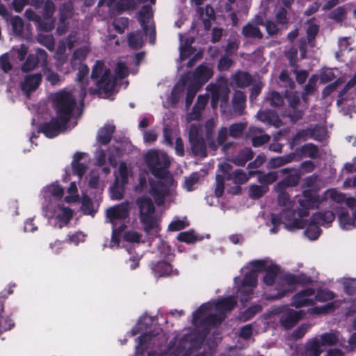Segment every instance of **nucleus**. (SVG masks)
<instances>
[{
	"instance_id": "nucleus-20",
	"label": "nucleus",
	"mask_w": 356,
	"mask_h": 356,
	"mask_svg": "<svg viewBox=\"0 0 356 356\" xmlns=\"http://www.w3.org/2000/svg\"><path fill=\"white\" fill-rule=\"evenodd\" d=\"M152 17V9L149 6L143 7L140 11V21L143 29L146 35L149 36V42L153 44L155 39V29L150 20Z\"/></svg>"
},
{
	"instance_id": "nucleus-38",
	"label": "nucleus",
	"mask_w": 356,
	"mask_h": 356,
	"mask_svg": "<svg viewBox=\"0 0 356 356\" xmlns=\"http://www.w3.org/2000/svg\"><path fill=\"white\" fill-rule=\"evenodd\" d=\"M81 204V209L85 214L92 216L96 212L97 205L92 202L84 193H83Z\"/></svg>"
},
{
	"instance_id": "nucleus-15",
	"label": "nucleus",
	"mask_w": 356,
	"mask_h": 356,
	"mask_svg": "<svg viewBox=\"0 0 356 356\" xmlns=\"http://www.w3.org/2000/svg\"><path fill=\"white\" fill-rule=\"evenodd\" d=\"M161 245V257H163L165 260L159 261L152 265V270L156 277L170 275L173 273L172 267L170 264L172 258L170 248L165 243H162Z\"/></svg>"
},
{
	"instance_id": "nucleus-45",
	"label": "nucleus",
	"mask_w": 356,
	"mask_h": 356,
	"mask_svg": "<svg viewBox=\"0 0 356 356\" xmlns=\"http://www.w3.org/2000/svg\"><path fill=\"white\" fill-rule=\"evenodd\" d=\"M243 33L246 37H254L261 38L262 35L259 29L255 25L248 24L243 29Z\"/></svg>"
},
{
	"instance_id": "nucleus-43",
	"label": "nucleus",
	"mask_w": 356,
	"mask_h": 356,
	"mask_svg": "<svg viewBox=\"0 0 356 356\" xmlns=\"http://www.w3.org/2000/svg\"><path fill=\"white\" fill-rule=\"evenodd\" d=\"M193 42V41H186L185 43H184L183 38L180 37V55H179V59L181 60H184L186 58H187L191 54H192V49L190 46V44Z\"/></svg>"
},
{
	"instance_id": "nucleus-50",
	"label": "nucleus",
	"mask_w": 356,
	"mask_h": 356,
	"mask_svg": "<svg viewBox=\"0 0 356 356\" xmlns=\"http://www.w3.org/2000/svg\"><path fill=\"white\" fill-rule=\"evenodd\" d=\"M177 239L180 241L191 243L195 242L197 238L193 232H184L178 234Z\"/></svg>"
},
{
	"instance_id": "nucleus-55",
	"label": "nucleus",
	"mask_w": 356,
	"mask_h": 356,
	"mask_svg": "<svg viewBox=\"0 0 356 356\" xmlns=\"http://www.w3.org/2000/svg\"><path fill=\"white\" fill-rule=\"evenodd\" d=\"M242 154V159L238 158L234 160V163L238 165H245V163L252 157V152L250 149H245Z\"/></svg>"
},
{
	"instance_id": "nucleus-17",
	"label": "nucleus",
	"mask_w": 356,
	"mask_h": 356,
	"mask_svg": "<svg viewBox=\"0 0 356 356\" xmlns=\"http://www.w3.org/2000/svg\"><path fill=\"white\" fill-rule=\"evenodd\" d=\"M44 198V204L59 203L64 195V188L57 182H53L45 186L41 191Z\"/></svg>"
},
{
	"instance_id": "nucleus-35",
	"label": "nucleus",
	"mask_w": 356,
	"mask_h": 356,
	"mask_svg": "<svg viewBox=\"0 0 356 356\" xmlns=\"http://www.w3.org/2000/svg\"><path fill=\"white\" fill-rule=\"evenodd\" d=\"M80 200L78 193L77 186L74 181L71 182L70 186L67 189V194L64 197V200L67 203L77 202Z\"/></svg>"
},
{
	"instance_id": "nucleus-54",
	"label": "nucleus",
	"mask_w": 356,
	"mask_h": 356,
	"mask_svg": "<svg viewBox=\"0 0 356 356\" xmlns=\"http://www.w3.org/2000/svg\"><path fill=\"white\" fill-rule=\"evenodd\" d=\"M56 59L58 62V65L60 66L63 64V62L65 59V45L64 43L60 44L57 49V51L55 56Z\"/></svg>"
},
{
	"instance_id": "nucleus-27",
	"label": "nucleus",
	"mask_w": 356,
	"mask_h": 356,
	"mask_svg": "<svg viewBox=\"0 0 356 356\" xmlns=\"http://www.w3.org/2000/svg\"><path fill=\"white\" fill-rule=\"evenodd\" d=\"M312 217L313 222L316 221V223L325 227H328L335 219V215L331 211L316 213Z\"/></svg>"
},
{
	"instance_id": "nucleus-63",
	"label": "nucleus",
	"mask_w": 356,
	"mask_h": 356,
	"mask_svg": "<svg viewBox=\"0 0 356 356\" xmlns=\"http://www.w3.org/2000/svg\"><path fill=\"white\" fill-rule=\"evenodd\" d=\"M243 129V124H234L229 127V135L233 137L238 136L242 133Z\"/></svg>"
},
{
	"instance_id": "nucleus-30",
	"label": "nucleus",
	"mask_w": 356,
	"mask_h": 356,
	"mask_svg": "<svg viewBox=\"0 0 356 356\" xmlns=\"http://www.w3.org/2000/svg\"><path fill=\"white\" fill-rule=\"evenodd\" d=\"M114 126L111 124H106L99 129L97 136V142L102 145L107 144L114 131Z\"/></svg>"
},
{
	"instance_id": "nucleus-5",
	"label": "nucleus",
	"mask_w": 356,
	"mask_h": 356,
	"mask_svg": "<svg viewBox=\"0 0 356 356\" xmlns=\"http://www.w3.org/2000/svg\"><path fill=\"white\" fill-rule=\"evenodd\" d=\"M235 304L232 297L204 304L193 314V323L196 326L219 323L225 318V314L231 311Z\"/></svg>"
},
{
	"instance_id": "nucleus-37",
	"label": "nucleus",
	"mask_w": 356,
	"mask_h": 356,
	"mask_svg": "<svg viewBox=\"0 0 356 356\" xmlns=\"http://www.w3.org/2000/svg\"><path fill=\"white\" fill-rule=\"evenodd\" d=\"M3 305L0 300V334L10 330L14 325L13 321L9 317L3 316Z\"/></svg>"
},
{
	"instance_id": "nucleus-42",
	"label": "nucleus",
	"mask_w": 356,
	"mask_h": 356,
	"mask_svg": "<svg viewBox=\"0 0 356 356\" xmlns=\"http://www.w3.org/2000/svg\"><path fill=\"white\" fill-rule=\"evenodd\" d=\"M199 180V175L197 172H193L188 177L185 178L183 187L187 191H192L195 189L197 183Z\"/></svg>"
},
{
	"instance_id": "nucleus-39",
	"label": "nucleus",
	"mask_w": 356,
	"mask_h": 356,
	"mask_svg": "<svg viewBox=\"0 0 356 356\" xmlns=\"http://www.w3.org/2000/svg\"><path fill=\"white\" fill-rule=\"evenodd\" d=\"M189 225L186 218L175 217L168 225V230L172 232L179 231Z\"/></svg>"
},
{
	"instance_id": "nucleus-34",
	"label": "nucleus",
	"mask_w": 356,
	"mask_h": 356,
	"mask_svg": "<svg viewBox=\"0 0 356 356\" xmlns=\"http://www.w3.org/2000/svg\"><path fill=\"white\" fill-rule=\"evenodd\" d=\"M319 225H320L318 223H316V221L313 222V217H312L311 221L305 231V236L309 240L317 239L321 234Z\"/></svg>"
},
{
	"instance_id": "nucleus-61",
	"label": "nucleus",
	"mask_w": 356,
	"mask_h": 356,
	"mask_svg": "<svg viewBox=\"0 0 356 356\" xmlns=\"http://www.w3.org/2000/svg\"><path fill=\"white\" fill-rule=\"evenodd\" d=\"M250 76L245 72L239 73L236 75V81L240 86H245L250 82Z\"/></svg>"
},
{
	"instance_id": "nucleus-16",
	"label": "nucleus",
	"mask_w": 356,
	"mask_h": 356,
	"mask_svg": "<svg viewBox=\"0 0 356 356\" xmlns=\"http://www.w3.org/2000/svg\"><path fill=\"white\" fill-rule=\"evenodd\" d=\"M195 342L192 341V335L186 336L177 344V339L171 341L168 347V356H186L188 350L195 347ZM147 356H155L154 353H149Z\"/></svg>"
},
{
	"instance_id": "nucleus-58",
	"label": "nucleus",
	"mask_w": 356,
	"mask_h": 356,
	"mask_svg": "<svg viewBox=\"0 0 356 356\" xmlns=\"http://www.w3.org/2000/svg\"><path fill=\"white\" fill-rule=\"evenodd\" d=\"M98 175L95 171H91L90 175L85 177V181H88V186L95 188L98 184Z\"/></svg>"
},
{
	"instance_id": "nucleus-51",
	"label": "nucleus",
	"mask_w": 356,
	"mask_h": 356,
	"mask_svg": "<svg viewBox=\"0 0 356 356\" xmlns=\"http://www.w3.org/2000/svg\"><path fill=\"white\" fill-rule=\"evenodd\" d=\"M72 15V6L71 3L63 5L60 8V20L64 22Z\"/></svg>"
},
{
	"instance_id": "nucleus-36",
	"label": "nucleus",
	"mask_w": 356,
	"mask_h": 356,
	"mask_svg": "<svg viewBox=\"0 0 356 356\" xmlns=\"http://www.w3.org/2000/svg\"><path fill=\"white\" fill-rule=\"evenodd\" d=\"M28 48L24 44L20 45L19 47L13 48L9 53L12 62L15 63L17 60L22 61L27 54Z\"/></svg>"
},
{
	"instance_id": "nucleus-12",
	"label": "nucleus",
	"mask_w": 356,
	"mask_h": 356,
	"mask_svg": "<svg viewBox=\"0 0 356 356\" xmlns=\"http://www.w3.org/2000/svg\"><path fill=\"white\" fill-rule=\"evenodd\" d=\"M42 209L51 225L59 229L66 226L73 216L72 210L60 202L43 204Z\"/></svg>"
},
{
	"instance_id": "nucleus-11",
	"label": "nucleus",
	"mask_w": 356,
	"mask_h": 356,
	"mask_svg": "<svg viewBox=\"0 0 356 356\" xmlns=\"http://www.w3.org/2000/svg\"><path fill=\"white\" fill-rule=\"evenodd\" d=\"M140 210V221L144 225L145 232L152 234H157L160 228L158 218L154 215V207L148 197L143 196L137 200Z\"/></svg>"
},
{
	"instance_id": "nucleus-33",
	"label": "nucleus",
	"mask_w": 356,
	"mask_h": 356,
	"mask_svg": "<svg viewBox=\"0 0 356 356\" xmlns=\"http://www.w3.org/2000/svg\"><path fill=\"white\" fill-rule=\"evenodd\" d=\"M258 119L265 123L271 124L275 127H279L280 121L277 115L272 111H259L257 113Z\"/></svg>"
},
{
	"instance_id": "nucleus-24",
	"label": "nucleus",
	"mask_w": 356,
	"mask_h": 356,
	"mask_svg": "<svg viewBox=\"0 0 356 356\" xmlns=\"http://www.w3.org/2000/svg\"><path fill=\"white\" fill-rule=\"evenodd\" d=\"M47 53L40 49L36 50V54H30L26 58V61L22 66V71L29 72L34 70L38 64L40 63L42 65L47 63Z\"/></svg>"
},
{
	"instance_id": "nucleus-4",
	"label": "nucleus",
	"mask_w": 356,
	"mask_h": 356,
	"mask_svg": "<svg viewBox=\"0 0 356 356\" xmlns=\"http://www.w3.org/2000/svg\"><path fill=\"white\" fill-rule=\"evenodd\" d=\"M265 271L263 282L268 286L272 285L280 273V267L270 259L255 260L250 262L245 267L241 269L245 273V277L238 287L237 297L241 302L251 299L253 291L257 286V273Z\"/></svg>"
},
{
	"instance_id": "nucleus-8",
	"label": "nucleus",
	"mask_w": 356,
	"mask_h": 356,
	"mask_svg": "<svg viewBox=\"0 0 356 356\" xmlns=\"http://www.w3.org/2000/svg\"><path fill=\"white\" fill-rule=\"evenodd\" d=\"M334 298V293L328 289L307 287L293 296L291 304L296 307H309L316 302L331 300Z\"/></svg>"
},
{
	"instance_id": "nucleus-40",
	"label": "nucleus",
	"mask_w": 356,
	"mask_h": 356,
	"mask_svg": "<svg viewBox=\"0 0 356 356\" xmlns=\"http://www.w3.org/2000/svg\"><path fill=\"white\" fill-rule=\"evenodd\" d=\"M129 44L131 47L138 49L143 44V35L141 31L131 33L128 38Z\"/></svg>"
},
{
	"instance_id": "nucleus-22",
	"label": "nucleus",
	"mask_w": 356,
	"mask_h": 356,
	"mask_svg": "<svg viewBox=\"0 0 356 356\" xmlns=\"http://www.w3.org/2000/svg\"><path fill=\"white\" fill-rule=\"evenodd\" d=\"M188 136L193 152L197 155L205 156L204 144L202 138L200 136L199 128L196 124L191 125Z\"/></svg>"
},
{
	"instance_id": "nucleus-60",
	"label": "nucleus",
	"mask_w": 356,
	"mask_h": 356,
	"mask_svg": "<svg viewBox=\"0 0 356 356\" xmlns=\"http://www.w3.org/2000/svg\"><path fill=\"white\" fill-rule=\"evenodd\" d=\"M44 74L46 76V79L52 85L58 83L60 81L59 76L48 69L44 70Z\"/></svg>"
},
{
	"instance_id": "nucleus-18",
	"label": "nucleus",
	"mask_w": 356,
	"mask_h": 356,
	"mask_svg": "<svg viewBox=\"0 0 356 356\" xmlns=\"http://www.w3.org/2000/svg\"><path fill=\"white\" fill-rule=\"evenodd\" d=\"M278 310L275 313L282 314L280 323L286 329L291 328L305 315L304 312L302 310H293L286 306L279 308Z\"/></svg>"
},
{
	"instance_id": "nucleus-7",
	"label": "nucleus",
	"mask_w": 356,
	"mask_h": 356,
	"mask_svg": "<svg viewBox=\"0 0 356 356\" xmlns=\"http://www.w3.org/2000/svg\"><path fill=\"white\" fill-rule=\"evenodd\" d=\"M127 74L128 70L125 64L121 61L117 63L115 79L110 76V70L103 63L97 61L93 67L91 78L99 92L105 94L106 97H108V94L114 90L116 80Z\"/></svg>"
},
{
	"instance_id": "nucleus-19",
	"label": "nucleus",
	"mask_w": 356,
	"mask_h": 356,
	"mask_svg": "<svg viewBox=\"0 0 356 356\" xmlns=\"http://www.w3.org/2000/svg\"><path fill=\"white\" fill-rule=\"evenodd\" d=\"M300 282V279L291 274H284L280 278L277 284L278 293L270 297L272 299L281 298L286 293L291 291L294 286Z\"/></svg>"
},
{
	"instance_id": "nucleus-31",
	"label": "nucleus",
	"mask_w": 356,
	"mask_h": 356,
	"mask_svg": "<svg viewBox=\"0 0 356 356\" xmlns=\"http://www.w3.org/2000/svg\"><path fill=\"white\" fill-rule=\"evenodd\" d=\"M207 102V98L204 96H199L197 102L193 108V112L186 116L188 122L198 120L200 117L201 111L204 108Z\"/></svg>"
},
{
	"instance_id": "nucleus-52",
	"label": "nucleus",
	"mask_w": 356,
	"mask_h": 356,
	"mask_svg": "<svg viewBox=\"0 0 356 356\" xmlns=\"http://www.w3.org/2000/svg\"><path fill=\"white\" fill-rule=\"evenodd\" d=\"M291 161V156H288L286 157H276L273 158L270 161V165L272 168H277L284 165Z\"/></svg>"
},
{
	"instance_id": "nucleus-62",
	"label": "nucleus",
	"mask_w": 356,
	"mask_h": 356,
	"mask_svg": "<svg viewBox=\"0 0 356 356\" xmlns=\"http://www.w3.org/2000/svg\"><path fill=\"white\" fill-rule=\"evenodd\" d=\"M94 159L97 165H102L106 162V156L104 151L98 148L95 152Z\"/></svg>"
},
{
	"instance_id": "nucleus-21",
	"label": "nucleus",
	"mask_w": 356,
	"mask_h": 356,
	"mask_svg": "<svg viewBox=\"0 0 356 356\" xmlns=\"http://www.w3.org/2000/svg\"><path fill=\"white\" fill-rule=\"evenodd\" d=\"M219 169L221 170L225 179L233 180L234 183L236 185L242 184L249 179V176L240 170L232 172L231 165L227 163L220 164Z\"/></svg>"
},
{
	"instance_id": "nucleus-6",
	"label": "nucleus",
	"mask_w": 356,
	"mask_h": 356,
	"mask_svg": "<svg viewBox=\"0 0 356 356\" xmlns=\"http://www.w3.org/2000/svg\"><path fill=\"white\" fill-rule=\"evenodd\" d=\"M213 75L211 67L201 65L195 70L192 77L187 79H181L174 87L172 91L173 104L176 103L181 94L187 88L186 106H189L197 92Z\"/></svg>"
},
{
	"instance_id": "nucleus-29",
	"label": "nucleus",
	"mask_w": 356,
	"mask_h": 356,
	"mask_svg": "<svg viewBox=\"0 0 356 356\" xmlns=\"http://www.w3.org/2000/svg\"><path fill=\"white\" fill-rule=\"evenodd\" d=\"M317 131L321 134L319 136L316 134V131H312L310 129L302 130L296 134L293 141L295 143L300 139L307 140L309 137L321 141L325 138V131L323 129H318Z\"/></svg>"
},
{
	"instance_id": "nucleus-25",
	"label": "nucleus",
	"mask_w": 356,
	"mask_h": 356,
	"mask_svg": "<svg viewBox=\"0 0 356 356\" xmlns=\"http://www.w3.org/2000/svg\"><path fill=\"white\" fill-rule=\"evenodd\" d=\"M212 92V106L216 108L218 105L222 108L228 100L229 88L226 83L213 87Z\"/></svg>"
},
{
	"instance_id": "nucleus-2",
	"label": "nucleus",
	"mask_w": 356,
	"mask_h": 356,
	"mask_svg": "<svg viewBox=\"0 0 356 356\" xmlns=\"http://www.w3.org/2000/svg\"><path fill=\"white\" fill-rule=\"evenodd\" d=\"M299 179L300 175L296 172L286 181L277 185L276 190L279 192L277 209L278 213L271 216L270 222L273 227L270 229V234H277L281 225L288 230L303 228L305 222L302 218L308 216L309 210L318 206L320 200L315 191H304L296 203L290 201L288 193L282 191L283 186L296 185Z\"/></svg>"
},
{
	"instance_id": "nucleus-59",
	"label": "nucleus",
	"mask_w": 356,
	"mask_h": 356,
	"mask_svg": "<svg viewBox=\"0 0 356 356\" xmlns=\"http://www.w3.org/2000/svg\"><path fill=\"white\" fill-rule=\"evenodd\" d=\"M318 31V27L315 24H310L307 30L308 41L310 46L314 47V42L312 40L314 39L315 35L317 33Z\"/></svg>"
},
{
	"instance_id": "nucleus-14",
	"label": "nucleus",
	"mask_w": 356,
	"mask_h": 356,
	"mask_svg": "<svg viewBox=\"0 0 356 356\" xmlns=\"http://www.w3.org/2000/svg\"><path fill=\"white\" fill-rule=\"evenodd\" d=\"M337 343L342 345L338 333L324 334L320 339H315L308 344L307 353L312 356H320L325 351L326 346L334 345Z\"/></svg>"
},
{
	"instance_id": "nucleus-49",
	"label": "nucleus",
	"mask_w": 356,
	"mask_h": 356,
	"mask_svg": "<svg viewBox=\"0 0 356 356\" xmlns=\"http://www.w3.org/2000/svg\"><path fill=\"white\" fill-rule=\"evenodd\" d=\"M277 179V172H270L266 175H259V181L262 184H271L276 181Z\"/></svg>"
},
{
	"instance_id": "nucleus-46",
	"label": "nucleus",
	"mask_w": 356,
	"mask_h": 356,
	"mask_svg": "<svg viewBox=\"0 0 356 356\" xmlns=\"http://www.w3.org/2000/svg\"><path fill=\"white\" fill-rule=\"evenodd\" d=\"M268 190L266 186H251L250 188L249 195L251 197L257 199L264 195Z\"/></svg>"
},
{
	"instance_id": "nucleus-32",
	"label": "nucleus",
	"mask_w": 356,
	"mask_h": 356,
	"mask_svg": "<svg viewBox=\"0 0 356 356\" xmlns=\"http://www.w3.org/2000/svg\"><path fill=\"white\" fill-rule=\"evenodd\" d=\"M324 200L330 204H339L344 201L345 196L343 193H340L334 188L327 190L324 193Z\"/></svg>"
},
{
	"instance_id": "nucleus-26",
	"label": "nucleus",
	"mask_w": 356,
	"mask_h": 356,
	"mask_svg": "<svg viewBox=\"0 0 356 356\" xmlns=\"http://www.w3.org/2000/svg\"><path fill=\"white\" fill-rule=\"evenodd\" d=\"M41 81L42 75L40 73L28 74L21 82L22 90L26 96H29L38 88Z\"/></svg>"
},
{
	"instance_id": "nucleus-3",
	"label": "nucleus",
	"mask_w": 356,
	"mask_h": 356,
	"mask_svg": "<svg viewBox=\"0 0 356 356\" xmlns=\"http://www.w3.org/2000/svg\"><path fill=\"white\" fill-rule=\"evenodd\" d=\"M145 161L155 177L149 181V193L154 197L157 204H163L172 200L174 179L165 171L170 164L167 154L157 150H149L144 155Z\"/></svg>"
},
{
	"instance_id": "nucleus-53",
	"label": "nucleus",
	"mask_w": 356,
	"mask_h": 356,
	"mask_svg": "<svg viewBox=\"0 0 356 356\" xmlns=\"http://www.w3.org/2000/svg\"><path fill=\"white\" fill-rule=\"evenodd\" d=\"M223 179H225V178H224L222 174L217 175V176H216V189H215L216 199H218L222 195L223 189H224L223 184H222Z\"/></svg>"
},
{
	"instance_id": "nucleus-41",
	"label": "nucleus",
	"mask_w": 356,
	"mask_h": 356,
	"mask_svg": "<svg viewBox=\"0 0 356 356\" xmlns=\"http://www.w3.org/2000/svg\"><path fill=\"white\" fill-rule=\"evenodd\" d=\"M245 97L243 92L236 91L233 98L234 108L236 112L241 114L244 108Z\"/></svg>"
},
{
	"instance_id": "nucleus-44",
	"label": "nucleus",
	"mask_w": 356,
	"mask_h": 356,
	"mask_svg": "<svg viewBox=\"0 0 356 356\" xmlns=\"http://www.w3.org/2000/svg\"><path fill=\"white\" fill-rule=\"evenodd\" d=\"M86 234L82 232H76L67 236L68 243L78 246L80 243H84L86 239Z\"/></svg>"
},
{
	"instance_id": "nucleus-56",
	"label": "nucleus",
	"mask_w": 356,
	"mask_h": 356,
	"mask_svg": "<svg viewBox=\"0 0 356 356\" xmlns=\"http://www.w3.org/2000/svg\"><path fill=\"white\" fill-rule=\"evenodd\" d=\"M9 60H11L8 53L0 57V67L5 72H7L11 69V64Z\"/></svg>"
},
{
	"instance_id": "nucleus-13",
	"label": "nucleus",
	"mask_w": 356,
	"mask_h": 356,
	"mask_svg": "<svg viewBox=\"0 0 356 356\" xmlns=\"http://www.w3.org/2000/svg\"><path fill=\"white\" fill-rule=\"evenodd\" d=\"M152 322V319L149 316H144L141 318L136 325L132 329L131 334L136 335L137 334L143 333L138 339V344L136 346L135 356H141L142 351L144 346L147 343L148 341H152L156 343L157 338L155 336L147 334L146 332L148 329V325Z\"/></svg>"
},
{
	"instance_id": "nucleus-57",
	"label": "nucleus",
	"mask_w": 356,
	"mask_h": 356,
	"mask_svg": "<svg viewBox=\"0 0 356 356\" xmlns=\"http://www.w3.org/2000/svg\"><path fill=\"white\" fill-rule=\"evenodd\" d=\"M140 238L141 236L134 231L127 232L124 235V240L131 243H138Z\"/></svg>"
},
{
	"instance_id": "nucleus-47",
	"label": "nucleus",
	"mask_w": 356,
	"mask_h": 356,
	"mask_svg": "<svg viewBox=\"0 0 356 356\" xmlns=\"http://www.w3.org/2000/svg\"><path fill=\"white\" fill-rule=\"evenodd\" d=\"M343 289L348 294L356 292V279L343 278L342 280Z\"/></svg>"
},
{
	"instance_id": "nucleus-48",
	"label": "nucleus",
	"mask_w": 356,
	"mask_h": 356,
	"mask_svg": "<svg viewBox=\"0 0 356 356\" xmlns=\"http://www.w3.org/2000/svg\"><path fill=\"white\" fill-rule=\"evenodd\" d=\"M10 22L13 32L17 35L20 34L23 30L24 26L22 19L15 16L11 18Z\"/></svg>"
},
{
	"instance_id": "nucleus-9",
	"label": "nucleus",
	"mask_w": 356,
	"mask_h": 356,
	"mask_svg": "<svg viewBox=\"0 0 356 356\" xmlns=\"http://www.w3.org/2000/svg\"><path fill=\"white\" fill-rule=\"evenodd\" d=\"M129 210L128 203L114 206L106 210V218L113 225V234L110 243L111 248L119 246V234L124 228V221L128 217Z\"/></svg>"
},
{
	"instance_id": "nucleus-64",
	"label": "nucleus",
	"mask_w": 356,
	"mask_h": 356,
	"mask_svg": "<svg viewBox=\"0 0 356 356\" xmlns=\"http://www.w3.org/2000/svg\"><path fill=\"white\" fill-rule=\"evenodd\" d=\"M268 100L270 101V104L271 105L275 106H280V105L282 104V103H283V99H282V96L275 92H273L270 94V97L268 98Z\"/></svg>"
},
{
	"instance_id": "nucleus-10",
	"label": "nucleus",
	"mask_w": 356,
	"mask_h": 356,
	"mask_svg": "<svg viewBox=\"0 0 356 356\" xmlns=\"http://www.w3.org/2000/svg\"><path fill=\"white\" fill-rule=\"evenodd\" d=\"M133 166L125 162H121L114 171L115 183L111 187V197L114 200H120L123 197L127 185L134 180Z\"/></svg>"
},
{
	"instance_id": "nucleus-1",
	"label": "nucleus",
	"mask_w": 356,
	"mask_h": 356,
	"mask_svg": "<svg viewBox=\"0 0 356 356\" xmlns=\"http://www.w3.org/2000/svg\"><path fill=\"white\" fill-rule=\"evenodd\" d=\"M88 53V47L87 45H84L74 53L71 61L73 67L76 64H79L76 81L81 84V89L79 90L64 89L52 95L51 99L56 116L50 122L44 124L40 129V131H42L46 137L56 136L67 129V124L73 115H80L77 102H82L86 95L83 79L89 72L88 67L81 61L86 58Z\"/></svg>"
},
{
	"instance_id": "nucleus-23",
	"label": "nucleus",
	"mask_w": 356,
	"mask_h": 356,
	"mask_svg": "<svg viewBox=\"0 0 356 356\" xmlns=\"http://www.w3.org/2000/svg\"><path fill=\"white\" fill-rule=\"evenodd\" d=\"M89 161L90 156L87 153L76 152L73 156L72 161V170L81 181L83 179V176L87 170L86 163Z\"/></svg>"
},
{
	"instance_id": "nucleus-28",
	"label": "nucleus",
	"mask_w": 356,
	"mask_h": 356,
	"mask_svg": "<svg viewBox=\"0 0 356 356\" xmlns=\"http://www.w3.org/2000/svg\"><path fill=\"white\" fill-rule=\"evenodd\" d=\"M340 305V301L335 300L323 306L312 307L309 309V312L311 314L314 315L327 314L334 312Z\"/></svg>"
}]
</instances>
